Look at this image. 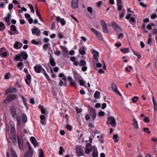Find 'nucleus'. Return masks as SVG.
Returning <instances> with one entry per match:
<instances>
[{
	"label": "nucleus",
	"instance_id": "31",
	"mask_svg": "<svg viewBox=\"0 0 157 157\" xmlns=\"http://www.w3.org/2000/svg\"><path fill=\"white\" fill-rule=\"evenodd\" d=\"M42 71H43V72L44 75L46 77V78L48 80V81L50 80L51 79L50 78L49 76L46 73L45 70L44 69H42Z\"/></svg>",
	"mask_w": 157,
	"mask_h": 157
},
{
	"label": "nucleus",
	"instance_id": "45",
	"mask_svg": "<svg viewBox=\"0 0 157 157\" xmlns=\"http://www.w3.org/2000/svg\"><path fill=\"white\" fill-rule=\"evenodd\" d=\"M28 6L30 8V10H31V11L32 13H34V12L35 10H34V9L33 7L32 6V5L31 4H28Z\"/></svg>",
	"mask_w": 157,
	"mask_h": 157
},
{
	"label": "nucleus",
	"instance_id": "24",
	"mask_svg": "<svg viewBox=\"0 0 157 157\" xmlns=\"http://www.w3.org/2000/svg\"><path fill=\"white\" fill-rule=\"evenodd\" d=\"M11 134L12 136H16L15 128L14 127H11Z\"/></svg>",
	"mask_w": 157,
	"mask_h": 157
},
{
	"label": "nucleus",
	"instance_id": "63",
	"mask_svg": "<svg viewBox=\"0 0 157 157\" xmlns=\"http://www.w3.org/2000/svg\"><path fill=\"white\" fill-rule=\"evenodd\" d=\"M13 7V5L12 3H10L9 5L8 9L9 10H11Z\"/></svg>",
	"mask_w": 157,
	"mask_h": 157
},
{
	"label": "nucleus",
	"instance_id": "12",
	"mask_svg": "<svg viewBox=\"0 0 157 157\" xmlns=\"http://www.w3.org/2000/svg\"><path fill=\"white\" fill-rule=\"evenodd\" d=\"M32 32L33 35H36L37 36H39L41 34L40 30L36 27L33 29H32Z\"/></svg>",
	"mask_w": 157,
	"mask_h": 157
},
{
	"label": "nucleus",
	"instance_id": "59",
	"mask_svg": "<svg viewBox=\"0 0 157 157\" xmlns=\"http://www.w3.org/2000/svg\"><path fill=\"white\" fill-rule=\"evenodd\" d=\"M8 55L7 52H5L1 54V56L3 57H6Z\"/></svg>",
	"mask_w": 157,
	"mask_h": 157
},
{
	"label": "nucleus",
	"instance_id": "47",
	"mask_svg": "<svg viewBox=\"0 0 157 157\" xmlns=\"http://www.w3.org/2000/svg\"><path fill=\"white\" fill-rule=\"evenodd\" d=\"M130 21L134 23V24H133V26H135L136 25V21L134 18L133 17H131L130 19Z\"/></svg>",
	"mask_w": 157,
	"mask_h": 157
},
{
	"label": "nucleus",
	"instance_id": "40",
	"mask_svg": "<svg viewBox=\"0 0 157 157\" xmlns=\"http://www.w3.org/2000/svg\"><path fill=\"white\" fill-rule=\"evenodd\" d=\"M92 151V148H89L87 147H86L85 149V153L87 154H88L90 153Z\"/></svg>",
	"mask_w": 157,
	"mask_h": 157
},
{
	"label": "nucleus",
	"instance_id": "25",
	"mask_svg": "<svg viewBox=\"0 0 157 157\" xmlns=\"http://www.w3.org/2000/svg\"><path fill=\"white\" fill-rule=\"evenodd\" d=\"M85 46H82L79 50V53L81 55H84L85 54L86 52L85 51Z\"/></svg>",
	"mask_w": 157,
	"mask_h": 157
},
{
	"label": "nucleus",
	"instance_id": "11",
	"mask_svg": "<svg viewBox=\"0 0 157 157\" xmlns=\"http://www.w3.org/2000/svg\"><path fill=\"white\" fill-rule=\"evenodd\" d=\"M33 155V150L31 147H29L28 151L25 154L24 157H31Z\"/></svg>",
	"mask_w": 157,
	"mask_h": 157
},
{
	"label": "nucleus",
	"instance_id": "34",
	"mask_svg": "<svg viewBox=\"0 0 157 157\" xmlns=\"http://www.w3.org/2000/svg\"><path fill=\"white\" fill-rule=\"evenodd\" d=\"M10 138L12 140L13 143L14 145H16L17 144V141L16 136H12V137Z\"/></svg>",
	"mask_w": 157,
	"mask_h": 157
},
{
	"label": "nucleus",
	"instance_id": "55",
	"mask_svg": "<svg viewBox=\"0 0 157 157\" xmlns=\"http://www.w3.org/2000/svg\"><path fill=\"white\" fill-rule=\"evenodd\" d=\"M90 30L95 34L96 35L98 34V33H99V32L97 30H96L95 29L93 28H91Z\"/></svg>",
	"mask_w": 157,
	"mask_h": 157
},
{
	"label": "nucleus",
	"instance_id": "54",
	"mask_svg": "<svg viewBox=\"0 0 157 157\" xmlns=\"http://www.w3.org/2000/svg\"><path fill=\"white\" fill-rule=\"evenodd\" d=\"M64 81L63 83V86H67V78L66 77H63L62 79Z\"/></svg>",
	"mask_w": 157,
	"mask_h": 157
},
{
	"label": "nucleus",
	"instance_id": "2",
	"mask_svg": "<svg viewBox=\"0 0 157 157\" xmlns=\"http://www.w3.org/2000/svg\"><path fill=\"white\" fill-rule=\"evenodd\" d=\"M17 96L15 94H10L6 98L4 101V103L7 104L11 101L16 98Z\"/></svg>",
	"mask_w": 157,
	"mask_h": 157
},
{
	"label": "nucleus",
	"instance_id": "51",
	"mask_svg": "<svg viewBox=\"0 0 157 157\" xmlns=\"http://www.w3.org/2000/svg\"><path fill=\"white\" fill-rule=\"evenodd\" d=\"M39 156L40 157H44V154L43 150L40 149V153H39Z\"/></svg>",
	"mask_w": 157,
	"mask_h": 157
},
{
	"label": "nucleus",
	"instance_id": "13",
	"mask_svg": "<svg viewBox=\"0 0 157 157\" xmlns=\"http://www.w3.org/2000/svg\"><path fill=\"white\" fill-rule=\"evenodd\" d=\"M111 87L112 90H113L117 94H118L119 96H121V94L117 89V86L115 84L112 83L111 84Z\"/></svg>",
	"mask_w": 157,
	"mask_h": 157
},
{
	"label": "nucleus",
	"instance_id": "8",
	"mask_svg": "<svg viewBox=\"0 0 157 157\" xmlns=\"http://www.w3.org/2000/svg\"><path fill=\"white\" fill-rule=\"evenodd\" d=\"M10 113L13 118L14 119L17 116V111L16 110L15 108L13 105L11 107Z\"/></svg>",
	"mask_w": 157,
	"mask_h": 157
},
{
	"label": "nucleus",
	"instance_id": "42",
	"mask_svg": "<svg viewBox=\"0 0 157 157\" xmlns=\"http://www.w3.org/2000/svg\"><path fill=\"white\" fill-rule=\"evenodd\" d=\"M129 48H126L125 49L124 48H121L120 49L121 52H122L124 53H128L129 52Z\"/></svg>",
	"mask_w": 157,
	"mask_h": 157
},
{
	"label": "nucleus",
	"instance_id": "21",
	"mask_svg": "<svg viewBox=\"0 0 157 157\" xmlns=\"http://www.w3.org/2000/svg\"><path fill=\"white\" fill-rule=\"evenodd\" d=\"M17 139L19 149L21 150L23 149V145L21 139L19 138L18 134H17Z\"/></svg>",
	"mask_w": 157,
	"mask_h": 157
},
{
	"label": "nucleus",
	"instance_id": "30",
	"mask_svg": "<svg viewBox=\"0 0 157 157\" xmlns=\"http://www.w3.org/2000/svg\"><path fill=\"white\" fill-rule=\"evenodd\" d=\"M60 47L61 49L63 50V51L66 54H67L68 53V51L67 49V48L63 46L60 45Z\"/></svg>",
	"mask_w": 157,
	"mask_h": 157
},
{
	"label": "nucleus",
	"instance_id": "32",
	"mask_svg": "<svg viewBox=\"0 0 157 157\" xmlns=\"http://www.w3.org/2000/svg\"><path fill=\"white\" fill-rule=\"evenodd\" d=\"M10 30H12L13 32L15 33H17L18 32L16 29V26L14 25H12L10 26Z\"/></svg>",
	"mask_w": 157,
	"mask_h": 157
},
{
	"label": "nucleus",
	"instance_id": "35",
	"mask_svg": "<svg viewBox=\"0 0 157 157\" xmlns=\"http://www.w3.org/2000/svg\"><path fill=\"white\" fill-rule=\"evenodd\" d=\"M133 125L135 128L137 129L138 128V126L137 123V121L134 118L133 120Z\"/></svg>",
	"mask_w": 157,
	"mask_h": 157
},
{
	"label": "nucleus",
	"instance_id": "44",
	"mask_svg": "<svg viewBox=\"0 0 157 157\" xmlns=\"http://www.w3.org/2000/svg\"><path fill=\"white\" fill-rule=\"evenodd\" d=\"M98 39L99 40H101L102 39V37L100 33L99 32L96 35Z\"/></svg>",
	"mask_w": 157,
	"mask_h": 157
},
{
	"label": "nucleus",
	"instance_id": "29",
	"mask_svg": "<svg viewBox=\"0 0 157 157\" xmlns=\"http://www.w3.org/2000/svg\"><path fill=\"white\" fill-rule=\"evenodd\" d=\"M6 28V26L4 23L0 22V31H3Z\"/></svg>",
	"mask_w": 157,
	"mask_h": 157
},
{
	"label": "nucleus",
	"instance_id": "52",
	"mask_svg": "<svg viewBox=\"0 0 157 157\" xmlns=\"http://www.w3.org/2000/svg\"><path fill=\"white\" fill-rule=\"evenodd\" d=\"M70 85L71 86H73L75 88L77 87L76 83L73 81L70 82Z\"/></svg>",
	"mask_w": 157,
	"mask_h": 157
},
{
	"label": "nucleus",
	"instance_id": "61",
	"mask_svg": "<svg viewBox=\"0 0 157 157\" xmlns=\"http://www.w3.org/2000/svg\"><path fill=\"white\" fill-rule=\"evenodd\" d=\"M144 121L146 123H148L149 121V119L148 118V117H144Z\"/></svg>",
	"mask_w": 157,
	"mask_h": 157
},
{
	"label": "nucleus",
	"instance_id": "28",
	"mask_svg": "<svg viewBox=\"0 0 157 157\" xmlns=\"http://www.w3.org/2000/svg\"><path fill=\"white\" fill-rule=\"evenodd\" d=\"M20 96L22 100L24 105L28 108V106L27 105V100L22 95H20Z\"/></svg>",
	"mask_w": 157,
	"mask_h": 157
},
{
	"label": "nucleus",
	"instance_id": "39",
	"mask_svg": "<svg viewBox=\"0 0 157 157\" xmlns=\"http://www.w3.org/2000/svg\"><path fill=\"white\" fill-rule=\"evenodd\" d=\"M86 63L85 60H82L80 61L79 65L80 67L82 66H84L86 65Z\"/></svg>",
	"mask_w": 157,
	"mask_h": 157
},
{
	"label": "nucleus",
	"instance_id": "38",
	"mask_svg": "<svg viewBox=\"0 0 157 157\" xmlns=\"http://www.w3.org/2000/svg\"><path fill=\"white\" fill-rule=\"evenodd\" d=\"M100 96V93L98 91H96L94 94V97L95 98H98Z\"/></svg>",
	"mask_w": 157,
	"mask_h": 157
},
{
	"label": "nucleus",
	"instance_id": "4",
	"mask_svg": "<svg viewBox=\"0 0 157 157\" xmlns=\"http://www.w3.org/2000/svg\"><path fill=\"white\" fill-rule=\"evenodd\" d=\"M76 153L78 156H80L84 155L83 149L81 146H76Z\"/></svg>",
	"mask_w": 157,
	"mask_h": 157
},
{
	"label": "nucleus",
	"instance_id": "1",
	"mask_svg": "<svg viewBox=\"0 0 157 157\" xmlns=\"http://www.w3.org/2000/svg\"><path fill=\"white\" fill-rule=\"evenodd\" d=\"M28 57L27 54L25 51H23L17 54L14 58L15 59L18 61L22 62L26 60Z\"/></svg>",
	"mask_w": 157,
	"mask_h": 157
},
{
	"label": "nucleus",
	"instance_id": "53",
	"mask_svg": "<svg viewBox=\"0 0 157 157\" xmlns=\"http://www.w3.org/2000/svg\"><path fill=\"white\" fill-rule=\"evenodd\" d=\"M78 82H79L80 85L81 86H84V85L85 82L83 80L80 79V80H78Z\"/></svg>",
	"mask_w": 157,
	"mask_h": 157
},
{
	"label": "nucleus",
	"instance_id": "62",
	"mask_svg": "<svg viewBox=\"0 0 157 157\" xmlns=\"http://www.w3.org/2000/svg\"><path fill=\"white\" fill-rule=\"evenodd\" d=\"M8 32L9 33V34L10 35H13L17 34L19 33V32L13 33V32L10 30L8 31Z\"/></svg>",
	"mask_w": 157,
	"mask_h": 157
},
{
	"label": "nucleus",
	"instance_id": "49",
	"mask_svg": "<svg viewBox=\"0 0 157 157\" xmlns=\"http://www.w3.org/2000/svg\"><path fill=\"white\" fill-rule=\"evenodd\" d=\"M66 128L70 131H71L72 130V127L71 126L67 124L66 127Z\"/></svg>",
	"mask_w": 157,
	"mask_h": 157
},
{
	"label": "nucleus",
	"instance_id": "37",
	"mask_svg": "<svg viewBox=\"0 0 157 157\" xmlns=\"http://www.w3.org/2000/svg\"><path fill=\"white\" fill-rule=\"evenodd\" d=\"M22 121L24 123H26L27 121V118L25 114L23 113L22 114Z\"/></svg>",
	"mask_w": 157,
	"mask_h": 157
},
{
	"label": "nucleus",
	"instance_id": "33",
	"mask_svg": "<svg viewBox=\"0 0 157 157\" xmlns=\"http://www.w3.org/2000/svg\"><path fill=\"white\" fill-rule=\"evenodd\" d=\"M65 151V150L64 149L63 147L60 146L59 148V155H61L63 154V152Z\"/></svg>",
	"mask_w": 157,
	"mask_h": 157
},
{
	"label": "nucleus",
	"instance_id": "17",
	"mask_svg": "<svg viewBox=\"0 0 157 157\" xmlns=\"http://www.w3.org/2000/svg\"><path fill=\"white\" fill-rule=\"evenodd\" d=\"M71 6L74 9L78 7V0H72L71 2Z\"/></svg>",
	"mask_w": 157,
	"mask_h": 157
},
{
	"label": "nucleus",
	"instance_id": "3",
	"mask_svg": "<svg viewBox=\"0 0 157 157\" xmlns=\"http://www.w3.org/2000/svg\"><path fill=\"white\" fill-rule=\"evenodd\" d=\"M100 23L102 28L103 32L105 33H108L109 29L105 22L102 20L100 21Z\"/></svg>",
	"mask_w": 157,
	"mask_h": 157
},
{
	"label": "nucleus",
	"instance_id": "57",
	"mask_svg": "<svg viewBox=\"0 0 157 157\" xmlns=\"http://www.w3.org/2000/svg\"><path fill=\"white\" fill-rule=\"evenodd\" d=\"M75 110L77 114L80 113L82 111L81 109L79 108L78 107H76Z\"/></svg>",
	"mask_w": 157,
	"mask_h": 157
},
{
	"label": "nucleus",
	"instance_id": "14",
	"mask_svg": "<svg viewBox=\"0 0 157 157\" xmlns=\"http://www.w3.org/2000/svg\"><path fill=\"white\" fill-rule=\"evenodd\" d=\"M31 77L29 74L27 75L25 78V82L26 84L29 86H30L31 83Z\"/></svg>",
	"mask_w": 157,
	"mask_h": 157
},
{
	"label": "nucleus",
	"instance_id": "60",
	"mask_svg": "<svg viewBox=\"0 0 157 157\" xmlns=\"http://www.w3.org/2000/svg\"><path fill=\"white\" fill-rule=\"evenodd\" d=\"M105 114V113L104 112L102 111H100L98 114V115L99 116L102 117L104 116Z\"/></svg>",
	"mask_w": 157,
	"mask_h": 157
},
{
	"label": "nucleus",
	"instance_id": "9",
	"mask_svg": "<svg viewBox=\"0 0 157 157\" xmlns=\"http://www.w3.org/2000/svg\"><path fill=\"white\" fill-rule=\"evenodd\" d=\"M17 89L15 87H11L8 88L7 90L4 93V95H6L10 93L16 92Z\"/></svg>",
	"mask_w": 157,
	"mask_h": 157
},
{
	"label": "nucleus",
	"instance_id": "64",
	"mask_svg": "<svg viewBox=\"0 0 157 157\" xmlns=\"http://www.w3.org/2000/svg\"><path fill=\"white\" fill-rule=\"evenodd\" d=\"M102 4V2L101 1H100L97 2V6L98 7H100L101 5Z\"/></svg>",
	"mask_w": 157,
	"mask_h": 157
},
{
	"label": "nucleus",
	"instance_id": "41",
	"mask_svg": "<svg viewBox=\"0 0 157 157\" xmlns=\"http://www.w3.org/2000/svg\"><path fill=\"white\" fill-rule=\"evenodd\" d=\"M125 10H123L122 11V12L119 14V18L120 19H121L125 15Z\"/></svg>",
	"mask_w": 157,
	"mask_h": 157
},
{
	"label": "nucleus",
	"instance_id": "46",
	"mask_svg": "<svg viewBox=\"0 0 157 157\" xmlns=\"http://www.w3.org/2000/svg\"><path fill=\"white\" fill-rule=\"evenodd\" d=\"M50 45V44L48 43V44H44L43 45V48L46 51L47 48H48V47Z\"/></svg>",
	"mask_w": 157,
	"mask_h": 157
},
{
	"label": "nucleus",
	"instance_id": "43",
	"mask_svg": "<svg viewBox=\"0 0 157 157\" xmlns=\"http://www.w3.org/2000/svg\"><path fill=\"white\" fill-rule=\"evenodd\" d=\"M92 155L93 157H98V151H94L92 153Z\"/></svg>",
	"mask_w": 157,
	"mask_h": 157
},
{
	"label": "nucleus",
	"instance_id": "5",
	"mask_svg": "<svg viewBox=\"0 0 157 157\" xmlns=\"http://www.w3.org/2000/svg\"><path fill=\"white\" fill-rule=\"evenodd\" d=\"M107 124H110L113 127H115L116 125V122L115 119L114 117H110L108 118V121H106Z\"/></svg>",
	"mask_w": 157,
	"mask_h": 157
},
{
	"label": "nucleus",
	"instance_id": "23",
	"mask_svg": "<svg viewBox=\"0 0 157 157\" xmlns=\"http://www.w3.org/2000/svg\"><path fill=\"white\" fill-rule=\"evenodd\" d=\"M38 107L40 109L42 113L44 115L46 114V109L44 108V106L41 105H39L38 106Z\"/></svg>",
	"mask_w": 157,
	"mask_h": 157
},
{
	"label": "nucleus",
	"instance_id": "19",
	"mask_svg": "<svg viewBox=\"0 0 157 157\" xmlns=\"http://www.w3.org/2000/svg\"><path fill=\"white\" fill-rule=\"evenodd\" d=\"M22 46V44L19 41L16 42L13 45L14 48L17 49L21 48Z\"/></svg>",
	"mask_w": 157,
	"mask_h": 157
},
{
	"label": "nucleus",
	"instance_id": "18",
	"mask_svg": "<svg viewBox=\"0 0 157 157\" xmlns=\"http://www.w3.org/2000/svg\"><path fill=\"white\" fill-rule=\"evenodd\" d=\"M43 69L42 67L39 65H36L34 67V69L35 71L37 73H40L41 71Z\"/></svg>",
	"mask_w": 157,
	"mask_h": 157
},
{
	"label": "nucleus",
	"instance_id": "7",
	"mask_svg": "<svg viewBox=\"0 0 157 157\" xmlns=\"http://www.w3.org/2000/svg\"><path fill=\"white\" fill-rule=\"evenodd\" d=\"M89 111H90V115L92 117L93 120H94L96 116L95 109L92 108H90Z\"/></svg>",
	"mask_w": 157,
	"mask_h": 157
},
{
	"label": "nucleus",
	"instance_id": "15",
	"mask_svg": "<svg viewBox=\"0 0 157 157\" xmlns=\"http://www.w3.org/2000/svg\"><path fill=\"white\" fill-rule=\"evenodd\" d=\"M30 140L32 143L33 144L35 148L36 146H38V144L35 138L33 136H31L30 138Z\"/></svg>",
	"mask_w": 157,
	"mask_h": 157
},
{
	"label": "nucleus",
	"instance_id": "56",
	"mask_svg": "<svg viewBox=\"0 0 157 157\" xmlns=\"http://www.w3.org/2000/svg\"><path fill=\"white\" fill-rule=\"evenodd\" d=\"M143 130L145 132H147L148 134H150V132L149 131V129L148 128H143Z\"/></svg>",
	"mask_w": 157,
	"mask_h": 157
},
{
	"label": "nucleus",
	"instance_id": "58",
	"mask_svg": "<svg viewBox=\"0 0 157 157\" xmlns=\"http://www.w3.org/2000/svg\"><path fill=\"white\" fill-rule=\"evenodd\" d=\"M54 54L57 56H59L61 54V52L59 50H56V51L54 52Z\"/></svg>",
	"mask_w": 157,
	"mask_h": 157
},
{
	"label": "nucleus",
	"instance_id": "48",
	"mask_svg": "<svg viewBox=\"0 0 157 157\" xmlns=\"http://www.w3.org/2000/svg\"><path fill=\"white\" fill-rule=\"evenodd\" d=\"M139 99V98L137 96H135L134 98L132 99V101L133 103H135L137 101V100Z\"/></svg>",
	"mask_w": 157,
	"mask_h": 157
},
{
	"label": "nucleus",
	"instance_id": "26",
	"mask_svg": "<svg viewBox=\"0 0 157 157\" xmlns=\"http://www.w3.org/2000/svg\"><path fill=\"white\" fill-rule=\"evenodd\" d=\"M16 117H17V125L18 127H20L21 121V117L20 116L17 117V116Z\"/></svg>",
	"mask_w": 157,
	"mask_h": 157
},
{
	"label": "nucleus",
	"instance_id": "20",
	"mask_svg": "<svg viewBox=\"0 0 157 157\" xmlns=\"http://www.w3.org/2000/svg\"><path fill=\"white\" fill-rule=\"evenodd\" d=\"M56 21L58 22H60L62 26L65 25L66 24V21L63 18H60L59 17H56Z\"/></svg>",
	"mask_w": 157,
	"mask_h": 157
},
{
	"label": "nucleus",
	"instance_id": "50",
	"mask_svg": "<svg viewBox=\"0 0 157 157\" xmlns=\"http://www.w3.org/2000/svg\"><path fill=\"white\" fill-rule=\"evenodd\" d=\"M31 43L34 44L36 45H38L40 43L38 41H36L34 40H33L31 41Z\"/></svg>",
	"mask_w": 157,
	"mask_h": 157
},
{
	"label": "nucleus",
	"instance_id": "27",
	"mask_svg": "<svg viewBox=\"0 0 157 157\" xmlns=\"http://www.w3.org/2000/svg\"><path fill=\"white\" fill-rule=\"evenodd\" d=\"M11 11L9 13H8L7 15V17H5L4 19L6 21H10V20L11 18Z\"/></svg>",
	"mask_w": 157,
	"mask_h": 157
},
{
	"label": "nucleus",
	"instance_id": "36",
	"mask_svg": "<svg viewBox=\"0 0 157 157\" xmlns=\"http://www.w3.org/2000/svg\"><path fill=\"white\" fill-rule=\"evenodd\" d=\"M10 151L13 157H17L16 152L13 148H10Z\"/></svg>",
	"mask_w": 157,
	"mask_h": 157
},
{
	"label": "nucleus",
	"instance_id": "22",
	"mask_svg": "<svg viewBox=\"0 0 157 157\" xmlns=\"http://www.w3.org/2000/svg\"><path fill=\"white\" fill-rule=\"evenodd\" d=\"M49 63L52 66L54 67L56 66V63L52 56L51 55L49 56Z\"/></svg>",
	"mask_w": 157,
	"mask_h": 157
},
{
	"label": "nucleus",
	"instance_id": "16",
	"mask_svg": "<svg viewBox=\"0 0 157 157\" xmlns=\"http://www.w3.org/2000/svg\"><path fill=\"white\" fill-rule=\"evenodd\" d=\"M92 54L94 56V59H95V61L96 62H98V57L99 56V52L94 50L92 52Z\"/></svg>",
	"mask_w": 157,
	"mask_h": 157
},
{
	"label": "nucleus",
	"instance_id": "6",
	"mask_svg": "<svg viewBox=\"0 0 157 157\" xmlns=\"http://www.w3.org/2000/svg\"><path fill=\"white\" fill-rule=\"evenodd\" d=\"M72 73L74 74V77L75 79V81L78 82V80L82 79L80 75L76 71H73Z\"/></svg>",
	"mask_w": 157,
	"mask_h": 157
},
{
	"label": "nucleus",
	"instance_id": "10",
	"mask_svg": "<svg viewBox=\"0 0 157 157\" xmlns=\"http://www.w3.org/2000/svg\"><path fill=\"white\" fill-rule=\"evenodd\" d=\"M112 27L117 32H120L121 31L120 27L115 21L113 22L112 23Z\"/></svg>",
	"mask_w": 157,
	"mask_h": 157
}]
</instances>
